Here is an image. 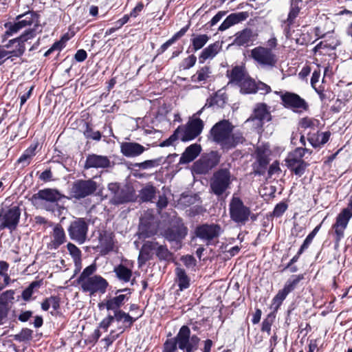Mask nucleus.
I'll return each instance as SVG.
<instances>
[{
    "mask_svg": "<svg viewBox=\"0 0 352 352\" xmlns=\"http://www.w3.org/2000/svg\"><path fill=\"white\" fill-rule=\"evenodd\" d=\"M221 227L218 224H203L196 228L195 234L197 237L204 241L207 245H211L222 233Z\"/></svg>",
    "mask_w": 352,
    "mask_h": 352,
    "instance_id": "obj_10",
    "label": "nucleus"
},
{
    "mask_svg": "<svg viewBox=\"0 0 352 352\" xmlns=\"http://www.w3.org/2000/svg\"><path fill=\"white\" fill-rule=\"evenodd\" d=\"M35 37V30H25V32L21 34L19 37H16L14 39H11L9 41L8 43L5 45V47L8 48L12 44H14L15 43H18V47L17 49L12 50V51H8V58H12V57H19L22 56L25 50V42L28 41L30 39H32Z\"/></svg>",
    "mask_w": 352,
    "mask_h": 352,
    "instance_id": "obj_15",
    "label": "nucleus"
},
{
    "mask_svg": "<svg viewBox=\"0 0 352 352\" xmlns=\"http://www.w3.org/2000/svg\"><path fill=\"white\" fill-rule=\"evenodd\" d=\"M320 76V72L315 71L313 73L312 76H311V87L315 89V91L320 96H321L322 94L323 89H322L320 86H319L318 87L316 86L317 82L319 81Z\"/></svg>",
    "mask_w": 352,
    "mask_h": 352,
    "instance_id": "obj_52",
    "label": "nucleus"
},
{
    "mask_svg": "<svg viewBox=\"0 0 352 352\" xmlns=\"http://www.w3.org/2000/svg\"><path fill=\"white\" fill-rule=\"evenodd\" d=\"M303 278V275L292 276L285 283L284 289L289 293L291 292L296 287L298 283Z\"/></svg>",
    "mask_w": 352,
    "mask_h": 352,
    "instance_id": "obj_47",
    "label": "nucleus"
},
{
    "mask_svg": "<svg viewBox=\"0 0 352 352\" xmlns=\"http://www.w3.org/2000/svg\"><path fill=\"white\" fill-rule=\"evenodd\" d=\"M302 0H292L290 5V10L286 20L283 21L284 32L287 37L289 35L290 25L294 22L295 19L298 16L300 10L302 8Z\"/></svg>",
    "mask_w": 352,
    "mask_h": 352,
    "instance_id": "obj_18",
    "label": "nucleus"
},
{
    "mask_svg": "<svg viewBox=\"0 0 352 352\" xmlns=\"http://www.w3.org/2000/svg\"><path fill=\"white\" fill-rule=\"evenodd\" d=\"M182 260L184 265L188 267H194L196 264V261L192 256H185L182 258Z\"/></svg>",
    "mask_w": 352,
    "mask_h": 352,
    "instance_id": "obj_62",
    "label": "nucleus"
},
{
    "mask_svg": "<svg viewBox=\"0 0 352 352\" xmlns=\"http://www.w3.org/2000/svg\"><path fill=\"white\" fill-rule=\"evenodd\" d=\"M87 57V54L84 50H78L75 54L74 58L78 62L84 61Z\"/></svg>",
    "mask_w": 352,
    "mask_h": 352,
    "instance_id": "obj_64",
    "label": "nucleus"
},
{
    "mask_svg": "<svg viewBox=\"0 0 352 352\" xmlns=\"http://www.w3.org/2000/svg\"><path fill=\"white\" fill-rule=\"evenodd\" d=\"M346 212H340L336 217V221L333 226L334 230V239H335V249L337 250L339 247L340 241L344 236V230H346L349 221L350 220V214L346 213Z\"/></svg>",
    "mask_w": 352,
    "mask_h": 352,
    "instance_id": "obj_17",
    "label": "nucleus"
},
{
    "mask_svg": "<svg viewBox=\"0 0 352 352\" xmlns=\"http://www.w3.org/2000/svg\"><path fill=\"white\" fill-rule=\"evenodd\" d=\"M108 189L112 194L110 203L114 205L123 204L135 199L134 190L128 186L120 187L116 183L109 184Z\"/></svg>",
    "mask_w": 352,
    "mask_h": 352,
    "instance_id": "obj_7",
    "label": "nucleus"
},
{
    "mask_svg": "<svg viewBox=\"0 0 352 352\" xmlns=\"http://www.w3.org/2000/svg\"><path fill=\"white\" fill-rule=\"evenodd\" d=\"M201 146L197 144H192L188 146L182 153L179 159L180 164H188L193 161L200 153Z\"/></svg>",
    "mask_w": 352,
    "mask_h": 352,
    "instance_id": "obj_28",
    "label": "nucleus"
},
{
    "mask_svg": "<svg viewBox=\"0 0 352 352\" xmlns=\"http://www.w3.org/2000/svg\"><path fill=\"white\" fill-rule=\"evenodd\" d=\"M308 245V236L305 239L304 242L302 245H301V248L298 250L297 254L294 256L290 261V262L287 264V267H289L293 263H296L299 256L302 254V252L305 250V249L307 248Z\"/></svg>",
    "mask_w": 352,
    "mask_h": 352,
    "instance_id": "obj_53",
    "label": "nucleus"
},
{
    "mask_svg": "<svg viewBox=\"0 0 352 352\" xmlns=\"http://www.w3.org/2000/svg\"><path fill=\"white\" fill-rule=\"evenodd\" d=\"M36 146H30L27 148L23 155L18 159L17 162L21 164L23 167L28 166L30 163L31 159L35 155Z\"/></svg>",
    "mask_w": 352,
    "mask_h": 352,
    "instance_id": "obj_40",
    "label": "nucleus"
},
{
    "mask_svg": "<svg viewBox=\"0 0 352 352\" xmlns=\"http://www.w3.org/2000/svg\"><path fill=\"white\" fill-rule=\"evenodd\" d=\"M276 93L280 96L282 104L285 107L292 109H306L305 100L301 98L298 94L282 91H276Z\"/></svg>",
    "mask_w": 352,
    "mask_h": 352,
    "instance_id": "obj_16",
    "label": "nucleus"
},
{
    "mask_svg": "<svg viewBox=\"0 0 352 352\" xmlns=\"http://www.w3.org/2000/svg\"><path fill=\"white\" fill-rule=\"evenodd\" d=\"M207 34H194L190 39L192 49L195 52L201 50L209 41Z\"/></svg>",
    "mask_w": 352,
    "mask_h": 352,
    "instance_id": "obj_38",
    "label": "nucleus"
},
{
    "mask_svg": "<svg viewBox=\"0 0 352 352\" xmlns=\"http://www.w3.org/2000/svg\"><path fill=\"white\" fill-rule=\"evenodd\" d=\"M330 135L331 133L329 131L320 133L318 132L309 138V143L314 148H320L329 141Z\"/></svg>",
    "mask_w": 352,
    "mask_h": 352,
    "instance_id": "obj_34",
    "label": "nucleus"
},
{
    "mask_svg": "<svg viewBox=\"0 0 352 352\" xmlns=\"http://www.w3.org/2000/svg\"><path fill=\"white\" fill-rule=\"evenodd\" d=\"M289 292L285 290L284 288L280 290L277 294L274 297L272 300V307L274 309H278L279 307L281 305L283 301L285 299Z\"/></svg>",
    "mask_w": 352,
    "mask_h": 352,
    "instance_id": "obj_45",
    "label": "nucleus"
},
{
    "mask_svg": "<svg viewBox=\"0 0 352 352\" xmlns=\"http://www.w3.org/2000/svg\"><path fill=\"white\" fill-rule=\"evenodd\" d=\"M52 241L47 245L50 250H56L66 241V235L64 229L57 224L53 229Z\"/></svg>",
    "mask_w": 352,
    "mask_h": 352,
    "instance_id": "obj_25",
    "label": "nucleus"
},
{
    "mask_svg": "<svg viewBox=\"0 0 352 352\" xmlns=\"http://www.w3.org/2000/svg\"><path fill=\"white\" fill-rule=\"evenodd\" d=\"M33 25L32 28H28L27 30H34L35 36L38 32V29L41 28L39 21V14L33 10H28L23 14H19L16 17V21L7 22L4 24L6 29L4 33L5 38H9L14 36L22 29Z\"/></svg>",
    "mask_w": 352,
    "mask_h": 352,
    "instance_id": "obj_3",
    "label": "nucleus"
},
{
    "mask_svg": "<svg viewBox=\"0 0 352 352\" xmlns=\"http://www.w3.org/2000/svg\"><path fill=\"white\" fill-rule=\"evenodd\" d=\"M256 85L253 80L245 77L239 85L245 93L252 94L256 92Z\"/></svg>",
    "mask_w": 352,
    "mask_h": 352,
    "instance_id": "obj_43",
    "label": "nucleus"
},
{
    "mask_svg": "<svg viewBox=\"0 0 352 352\" xmlns=\"http://www.w3.org/2000/svg\"><path fill=\"white\" fill-rule=\"evenodd\" d=\"M220 160V156L217 151H212L203 157L199 163L203 166L201 172L207 171L216 166Z\"/></svg>",
    "mask_w": 352,
    "mask_h": 352,
    "instance_id": "obj_31",
    "label": "nucleus"
},
{
    "mask_svg": "<svg viewBox=\"0 0 352 352\" xmlns=\"http://www.w3.org/2000/svg\"><path fill=\"white\" fill-rule=\"evenodd\" d=\"M287 208V205L285 202H280L275 206L273 214L275 217H280L286 211Z\"/></svg>",
    "mask_w": 352,
    "mask_h": 352,
    "instance_id": "obj_56",
    "label": "nucleus"
},
{
    "mask_svg": "<svg viewBox=\"0 0 352 352\" xmlns=\"http://www.w3.org/2000/svg\"><path fill=\"white\" fill-rule=\"evenodd\" d=\"M143 8H144L143 3L142 2H139L136 5V6L131 10L130 14H129V18L130 17L135 18L139 14V13L143 10Z\"/></svg>",
    "mask_w": 352,
    "mask_h": 352,
    "instance_id": "obj_63",
    "label": "nucleus"
},
{
    "mask_svg": "<svg viewBox=\"0 0 352 352\" xmlns=\"http://www.w3.org/2000/svg\"><path fill=\"white\" fill-rule=\"evenodd\" d=\"M306 149L297 148L294 152L289 153L285 163L286 166L295 173L296 175L301 176L307 167L306 163L302 160Z\"/></svg>",
    "mask_w": 352,
    "mask_h": 352,
    "instance_id": "obj_9",
    "label": "nucleus"
},
{
    "mask_svg": "<svg viewBox=\"0 0 352 352\" xmlns=\"http://www.w3.org/2000/svg\"><path fill=\"white\" fill-rule=\"evenodd\" d=\"M188 229L183 224H177L168 228L164 234L168 241H181L187 234Z\"/></svg>",
    "mask_w": 352,
    "mask_h": 352,
    "instance_id": "obj_21",
    "label": "nucleus"
},
{
    "mask_svg": "<svg viewBox=\"0 0 352 352\" xmlns=\"http://www.w3.org/2000/svg\"><path fill=\"white\" fill-rule=\"evenodd\" d=\"M274 316L272 314H269L262 322L261 331H265L268 335H270L271 332V327L274 322Z\"/></svg>",
    "mask_w": 352,
    "mask_h": 352,
    "instance_id": "obj_51",
    "label": "nucleus"
},
{
    "mask_svg": "<svg viewBox=\"0 0 352 352\" xmlns=\"http://www.w3.org/2000/svg\"><path fill=\"white\" fill-rule=\"evenodd\" d=\"M261 91V94H268L271 91V88L269 85L259 82L256 85V92Z\"/></svg>",
    "mask_w": 352,
    "mask_h": 352,
    "instance_id": "obj_60",
    "label": "nucleus"
},
{
    "mask_svg": "<svg viewBox=\"0 0 352 352\" xmlns=\"http://www.w3.org/2000/svg\"><path fill=\"white\" fill-rule=\"evenodd\" d=\"M251 56L259 65L272 67L275 66L276 56L270 48L258 46L252 50Z\"/></svg>",
    "mask_w": 352,
    "mask_h": 352,
    "instance_id": "obj_12",
    "label": "nucleus"
},
{
    "mask_svg": "<svg viewBox=\"0 0 352 352\" xmlns=\"http://www.w3.org/2000/svg\"><path fill=\"white\" fill-rule=\"evenodd\" d=\"M36 196L41 200L51 203L57 202L63 197L58 190L52 188L40 190L36 194Z\"/></svg>",
    "mask_w": 352,
    "mask_h": 352,
    "instance_id": "obj_29",
    "label": "nucleus"
},
{
    "mask_svg": "<svg viewBox=\"0 0 352 352\" xmlns=\"http://www.w3.org/2000/svg\"><path fill=\"white\" fill-rule=\"evenodd\" d=\"M84 135L86 138L94 140H100L101 138V133L98 131H94L91 127L87 125L86 129L84 131Z\"/></svg>",
    "mask_w": 352,
    "mask_h": 352,
    "instance_id": "obj_50",
    "label": "nucleus"
},
{
    "mask_svg": "<svg viewBox=\"0 0 352 352\" xmlns=\"http://www.w3.org/2000/svg\"><path fill=\"white\" fill-rule=\"evenodd\" d=\"M33 331L28 328H23L20 333L14 336V339L19 342L29 340L32 338Z\"/></svg>",
    "mask_w": 352,
    "mask_h": 352,
    "instance_id": "obj_48",
    "label": "nucleus"
},
{
    "mask_svg": "<svg viewBox=\"0 0 352 352\" xmlns=\"http://www.w3.org/2000/svg\"><path fill=\"white\" fill-rule=\"evenodd\" d=\"M41 286V281H33L32 282L29 286L25 289L21 294V298L25 301H29L34 293V289L35 288L39 287Z\"/></svg>",
    "mask_w": 352,
    "mask_h": 352,
    "instance_id": "obj_44",
    "label": "nucleus"
},
{
    "mask_svg": "<svg viewBox=\"0 0 352 352\" xmlns=\"http://www.w3.org/2000/svg\"><path fill=\"white\" fill-rule=\"evenodd\" d=\"M228 76L230 82L239 85L246 77L243 67L236 66L231 71L228 72Z\"/></svg>",
    "mask_w": 352,
    "mask_h": 352,
    "instance_id": "obj_37",
    "label": "nucleus"
},
{
    "mask_svg": "<svg viewBox=\"0 0 352 352\" xmlns=\"http://www.w3.org/2000/svg\"><path fill=\"white\" fill-rule=\"evenodd\" d=\"M190 80L194 83L203 85L212 80V70L210 66L204 65L199 67Z\"/></svg>",
    "mask_w": 352,
    "mask_h": 352,
    "instance_id": "obj_22",
    "label": "nucleus"
},
{
    "mask_svg": "<svg viewBox=\"0 0 352 352\" xmlns=\"http://www.w3.org/2000/svg\"><path fill=\"white\" fill-rule=\"evenodd\" d=\"M179 139V134L176 129L173 135H171L168 139L161 143V146H169L172 145L177 140Z\"/></svg>",
    "mask_w": 352,
    "mask_h": 352,
    "instance_id": "obj_54",
    "label": "nucleus"
},
{
    "mask_svg": "<svg viewBox=\"0 0 352 352\" xmlns=\"http://www.w3.org/2000/svg\"><path fill=\"white\" fill-rule=\"evenodd\" d=\"M110 161L106 156L98 155L96 154L89 155L87 157L85 168L89 169L91 168H107L109 166Z\"/></svg>",
    "mask_w": 352,
    "mask_h": 352,
    "instance_id": "obj_24",
    "label": "nucleus"
},
{
    "mask_svg": "<svg viewBox=\"0 0 352 352\" xmlns=\"http://www.w3.org/2000/svg\"><path fill=\"white\" fill-rule=\"evenodd\" d=\"M232 183L231 173L228 168H221L214 172L210 181L211 192L220 197L230 188Z\"/></svg>",
    "mask_w": 352,
    "mask_h": 352,
    "instance_id": "obj_6",
    "label": "nucleus"
},
{
    "mask_svg": "<svg viewBox=\"0 0 352 352\" xmlns=\"http://www.w3.org/2000/svg\"><path fill=\"white\" fill-rule=\"evenodd\" d=\"M177 276V283L181 291L186 289L190 286V278L186 274L185 270L180 267H177L175 270Z\"/></svg>",
    "mask_w": 352,
    "mask_h": 352,
    "instance_id": "obj_36",
    "label": "nucleus"
},
{
    "mask_svg": "<svg viewBox=\"0 0 352 352\" xmlns=\"http://www.w3.org/2000/svg\"><path fill=\"white\" fill-rule=\"evenodd\" d=\"M175 342L176 344L180 349L184 350L187 346L192 344V337H190V330L188 327L184 325L182 326L177 335L174 339H172Z\"/></svg>",
    "mask_w": 352,
    "mask_h": 352,
    "instance_id": "obj_23",
    "label": "nucleus"
},
{
    "mask_svg": "<svg viewBox=\"0 0 352 352\" xmlns=\"http://www.w3.org/2000/svg\"><path fill=\"white\" fill-rule=\"evenodd\" d=\"M15 292L13 289H9L3 292L0 295V305L4 307H9V304H12L14 300Z\"/></svg>",
    "mask_w": 352,
    "mask_h": 352,
    "instance_id": "obj_42",
    "label": "nucleus"
},
{
    "mask_svg": "<svg viewBox=\"0 0 352 352\" xmlns=\"http://www.w3.org/2000/svg\"><path fill=\"white\" fill-rule=\"evenodd\" d=\"M229 214L231 220L235 223L245 225L249 221L252 212L240 197L233 195L229 203Z\"/></svg>",
    "mask_w": 352,
    "mask_h": 352,
    "instance_id": "obj_4",
    "label": "nucleus"
},
{
    "mask_svg": "<svg viewBox=\"0 0 352 352\" xmlns=\"http://www.w3.org/2000/svg\"><path fill=\"white\" fill-rule=\"evenodd\" d=\"M113 272L116 277L122 282L128 283L132 276V271L122 264H120L115 267Z\"/></svg>",
    "mask_w": 352,
    "mask_h": 352,
    "instance_id": "obj_35",
    "label": "nucleus"
},
{
    "mask_svg": "<svg viewBox=\"0 0 352 352\" xmlns=\"http://www.w3.org/2000/svg\"><path fill=\"white\" fill-rule=\"evenodd\" d=\"M115 333V330H111L110 333L102 340L107 346H110L119 337L120 333L116 334Z\"/></svg>",
    "mask_w": 352,
    "mask_h": 352,
    "instance_id": "obj_59",
    "label": "nucleus"
},
{
    "mask_svg": "<svg viewBox=\"0 0 352 352\" xmlns=\"http://www.w3.org/2000/svg\"><path fill=\"white\" fill-rule=\"evenodd\" d=\"M52 307L54 311H56L60 307V300L57 296H50L45 298L41 303V309L43 311H47Z\"/></svg>",
    "mask_w": 352,
    "mask_h": 352,
    "instance_id": "obj_39",
    "label": "nucleus"
},
{
    "mask_svg": "<svg viewBox=\"0 0 352 352\" xmlns=\"http://www.w3.org/2000/svg\"><path fill=\"white\" fill-rule=\"evenodd\" d=\"M97 270L95 263L86 267L78 277L76 281L83 292L90 296L96 294H104L109 287L108 281L100 275H94Z\"/></svg>",
    "mask_w": 352,
    "mask_h": 352,
    "instance_id": "obj_2",
    "label": "nucleus"
},
{
    "mask_svg": "<svg viewBox=\"0 0 352 352\" xmlns=\"http://www.w3.org/2000/svg\"><path fill=\"white\" fill-rule=\"evenodd\" d=\"M258 34L250 28H245L235 35L234 43L239 46L252 45L256 40Z\"/></svg>",
    "mask_w": 352,
    "mask_h": 352,
    "instance_id": "obj_19",
    "label": "nucleus"
},
{
    "mask_svg": "<svg viewBox=\"0 0 352 352\" xmlns=\"http://www.w3.org/2000/svg\"><path fill=\"white\" fill-rule=\"evenodd\" d=\"M163 352H177V344L174 340H168L164 343Z\"/></svg>",
    "mask_w": 352,
    "mask_h": 352,
    "instance_id": "obj_58",
    "label": "nucleus"
},
{
    "mask_svg": "<svg viewBox=\"0 0 352 352\" xmlns=\"http://www.w3.org/2000/svg\"><path fill=\"white\" fill-rule=\"evenodd\" d=\"M128 299L125 294H120L117 296L111 298L106 300L105 302L99 303L98 307L100 309L105 307L108 311L120 310V307L124 303V301Z\"/></svg>",
    "mask_w": 352,
    "mask_h": 352,
    "instance_id": "obj_26",
    "label": "nucleus"
},
{
    "mask_svg": "<svg viewBox=\"0 0 352 352\" xmlns=\"http://www.w3.org/2000/svg\"><path fill=\"white\" fill-rule=\"evenodd\" d=\"M197 61V58L195 55L192 54L188 56L183 60L184 69H188L192 67Z\"/></svg>",
    "mask_w": 352,
    "mask_h": 352,
    "instance_id": "obj_57",
    "label": "nucleus"
},
{
    "mask_svg": "<svg viewBox=\"0 0 352 352\" xmlns=\"http://www.w3.org/2000/svg\"><path fill=\"white\" fill-rule=\"evenodd\" d=\"M67 248L69 254L71 255L74 261L75 266V273H78L82 269L81 251L76 245L72 243H67Z\"/></svg>",
    "mask_w": 352,
    "mask_h": 352,
    "instance_id": "obj_33",
    "label": "nucleus"
},
{
    "mask_svg": "<svg viewBox=\"0 0 352 352\" xmlns=\"http://www.w3.org/2000/svg\"><path fill=\"white\" fill-rule=\"evenodd\" d=\"M201 113V110L199 111L186 124L177 127L179 140L182 142L192 140L202 132L204 126V122L197 117V115H200Z\"/></svg>",
    "mask_w": 352,
    "mask_h": 352,
    "instance_id": "obj_5",
    "label": "nucleus"
},
{
    "mask_svg": "<svg viewBox=\"0 0 352 352\" xmlns=\"http://www.w3.org/2000/svg\"><path fill=\"white\" fill-rule=\"evenodd\" d=\"M21 210L19 206H12L8 209H3L0 212V230L5 228L14 230L19 222Z\"/></svg>",
    "mask_w": 352,
    "mask_h": 352,
    "instance_id": "obj_8",
    "label": "nucleus"
},
{
    "mask_svg": "<svg viewBox=\"0 0 352 352\" xmlns=\"http://www.w3.org/2000/svg\"><path fill=\"white\" fill-rule=\"evenodd\" d=\"M67 231L72 240L82 244L87 237L88 223L83 218H77L71 222Z\"/></svg>",
    "mask_w": 352,
    "mask_h": 352,
    "instance_id": "obj_11",
    "label": "nucleus"
},
{
    "mask_svg": "<svg viewBox=\"0 0 352 352\" xmlns=\"http://www.w3.org/2000/svg\"><path fill=\"white\" fill-rule=\"evenodd\" d=\"M155 251L157 256L160 260L168 261L172 258V254L165 245H157Z\"/></svg>",
    "mask_w": 352,
    "mask_h": 352,
    "instance_id": "obj_46",
    "label": "nucleus"
},
{
    "mask_svg": "<svg viewBox=\"0 0 352 352\" xmlns=\"http://www.w3.org/2000/svg\"><path fill=\"white\" fill-rule=\"evenodd\" d=\"M157 164L156 160H146L138 164V166L142 169H147L154 167Z\"/></svg>",
    "mask_w": 352,
    "mask_h": 352,
    "instance_id": "obj_61",
    "label": "nucleus"
},
{
    "mask_svg": "<svg viewBox=\"0 0 352 352\" xmlns=\"http://www.w3.org/2000/svg\"><path fill=\"white\" fill-rule=\"evenodd\" d=\"M340 45V42L337 39H333L330 43H327V41H321L314 47V50L316 51L318 48H329L334 50L337 46Z\"/></svg>",
    "mask_w": 352,
    "mask_h": 352,
    "instance_id": "obj_49",
    "label": "nucleus"
},
{
    "mask_svg": "<svg viewBox=\"0 0 352 352\" xmlns=\"http://www.w3.org/2000/svg\"><path fill=\"white\" fill-rule=\"evenodd\" d=\"M271 120V115L267 109V105L264 103L257 104L253 111V113L247 119V123H252L255 129H261L265 122Z\"/></svg>",
    "mask_w": 352,
    "mask_h": 352,
    "instance_id": "obj_14",
    "label": "nucleus"
},
{
    "mask_svg": "<svg viewBox=\"0 0 352 352\" xmlns=\"http://www.w3.org/2000/svg\"><path fill=\"white\" fill-rule=\"evenodd\" d=\"M221 49V45L219 42H215L209 45L203 50L199 56L200 63H204L208 59H212L219 52Z\"/></svg>",
    "mask_w": 352,
    "mask_h": 352,
    "instance_id": "obj_30",
    "label": "nucleus"
},
{
    "mask_svg": "<svg viewBox=\"0 0 352 352\" xmlns=\"http://www.w3.org/2000/svg\"><path fill=\"white\" fill-rule=\"evenodd\" d=\"M113 322L112 315L109 314L106 318H104L99 324V327L104 330V331H107L109 327Z\"/></svg>",
    "mask_w": 352,
    "mask_h": 352,
    "instance_id": "obj_55",
    "label": "nucleus"
},
{
    "mask_svg": "<svg viewBox=\"0 0 352 352\" xmlns=\"http://www.w3.org/2000/svg\"><path fill=\"white\" fill-rule=\"evenodd\" d=\"M145 151V147L137 142H124L120 144V151L126 157H138Z\"/></svg>",
    "mask_w": 352,
    "mask_h": 352,
    "instance_id": "obj_20",
    "label": "nucleus"
},
{
    "mask_svg": "<svg viewBox=\"0 0 352 352\" xmlns=\"http://www.w3.org/2000/svg\"><path fill=\"white\" fill-rule=\"evenodd\" d=\"M210 138L223 151H229L243 144L245 138L239 131H234V126L228 120L217 122L210 131Z\"/></svg>",
    "mask_w": 352,
    "mask_h": 352,
    "instance_id": "obj_1",
    "label": "nucleus"
},
{
    "mask_svg": "<svg viewBox=\"0 0 352 352\" xmlns=\"http://www.w3.org/2000/svg\"><path fill=\"white\" fill-rule=\"evenodd\" d=\"M155 188L152 185H146L140 192V197L143 201H149L155 197Z\"/></svg>",
    "mask_w": 352,
    "mask_h": 352,
    "instance_id": "obj_41",
    "label": "nucleus"
},
{
    "mask_svg": "<svg viewBox=\"0 0 352 352\" xmlns=\"http://www.w3.org/2000/svg\"><path fill=\"white\" fill-rule=\"evenodd\" d=\"M157 245L158 243L154 241H146L143 244L138 256V263L140 265L151 258V252L155 250Z\"/></svg>",
    "mask_w": 352,
    "mask_h": 352,
    "instance_id": "obj_32",
    "label": "nucleus"
},
{
    "mask_svg": "<svg viewBox=\"0 0 352 352\" xmlns=\"http://www.w3.org/2000/svg\"><path fill=\"white\" fill-rule=\"evenodd\" d=\"M96 189L97 184L92 179H78L73 183L71 193L74 198L80 199L93 194Z\"/></svg>",
    "mask_w": 352,
    "mask_h": 352,
    "instance_id": "obj_13",
    "label": "nucleus"
},
{
    "mask_svg": "<svg viewBox=\"0 0 352 352\" xmlns=\"http://www.w3.org/2000/svg\"><path fill=\"white\" fill-rule=\"evenodd\" d=\"M248 16L246 12L233 13L226 17L219 28V31H224L231 26L245 20Z\"/></svg>",
    "mask_w": 352,
    "mask_h": 352,
    "instance_id": "obj_27",
    "label": "nucleus"
}]
</instances>
